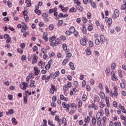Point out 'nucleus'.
<instances>
[{
  "label": "nucleus",
  "instance_id": "f257e3e1",
  "mask_svg": "<svg viewBox=\"0 0 126 126\" xmlns=\"http://www.w3.org/2000/svg\"><path fill=\"white\" fill-rule=\"evenodd\" d=\"M103 111L102 109L100 110V112H97V113L96 115V118L97 120V125L98 126H101V124L102 123V118H101V114L103 113Z\"/></svg>",
  "mask_w": 126,
  "mask_h": 126
},
{
  "label": "nucleus",
  "instance_id": "f03ea898",
  "mask_svg": "<svg viewBox=\"0 0 126 126\" xmlns=\"http://www.w3.org/2000/svg\"><path fill=\"white\" fill-rule=\"evenodd\" d=\"M20 88L22 90H26L28 86V83L25 82H22L20 85Z\"/></svg>",
  "mask_w": 126,
  "mask_h": 126
},
{
  "label": "nucleus",
  "instance_id": "7ed1b4c3",
  "mask_svg": "<svg viewBox=\"0 0 126 126\" xmlns=\"http://www.w3.org/2000/svg\"><path fill=\"white\" fill-rule=\"evenodd\" d=\"M50 86L51 88L49 90V92L51 94H54V93H55V91H57L58 89L56 88V86L54 85L53 84H51Z\"/></svg>",
  "mask_w": 126,
  "mask_h": 126
},
{
  "label": "nucleus",
  "instance_id": "20e7f679",
  "mask_svg": "<svg viewBox=\"0 0 126 126\" xmlns=\"http://www.w3.org/2000/svg\"><path fill=\"white\" fill-rule=\"evenodd\" d=\"M111 79L113 81H117L118 80V77L116 76V72L114 71H112L111 72Z\"/></svg>",
  "mask_w": 126,
  "mask_h": 126
},
{
  "label": "nucleus",
  "instance_id": "39448f33",
  "mask_svg": "<svg viewBox=\"0 0 126 126\" xmlns=\"http://www.w3.org/2000/svg\"><path fill=\"white\" fill-rule=\"evenodd\" d=\"M22 24H23V26L21 29V31L22 33H25V32H26V30L28 29V27L26 24L24 23V22H22Z\"/></svg>",
  "mask_w": 126,
  "mask_h": 126
},
{
  "label": "nucleus",
  "instance_id": "423d86ee",
  "mask_svg": "<svg viewBox=\"0 0 126 126\" xmlns=\"http://www.w3.org/2000/svg\"><path fill=\"white\" fill-rule=\"evenodd\" d=\"M120 16V12H119V10L116 9L114 10V13L112 15L113 19H116L117 17H119Z\"/></svg>",
  "mask_w": 126,
  "mask_h": 126
},
{
  "label": "nucleus",
  "instance_id": "0eeeda50",
  "mask_svg": "<svg viewBox=\"0 0 126 126\" xmlns=\"http://www.w3.org/2000/svg\"><path fill=\"white\" fill-rule=\"evenodd\" d=\"M51 77V75H48L44 74L41 76V79L42 80H45L46 82H49L50 81V78Z\"/></svg>",
  "mask_w": 126,
  "mask_h": 126
},
{
  "label": "nucleus",
  "instance_id": "6e6552de",
  "mask_svg": "<svg viewBox=\"0 0 126 126\" xmlns=\"http://www.w3.org/2000/svg\"><path fill=\"white\" fill-rule=\"evenodd\" d=\"M62 106L64 109H66V112H68L69 111V108H70V105H69V104H66L65 102H63Z\"/></svg>",
  "mask_w": 126,
  "mask_h": 126
},
{
  "label": "nucleus",
  "instance_id": "1a4fd4ad",
  "mask_svg": "<svg viewBox=\"0 0 126 126\" xmlns=\"http://www.w3.org/2000/svg\"><path fill=\"white\" fill-rule=\"evenodd\" d=\"M53 63V60H50L48 61V64L45 66V69L46 70H49L51 68V65Z\"/></svg>",
  "mask_w": 126,
  "mask_h": 126
},
{
  "label": "nucleus",
  "instance_id": "9d476101",
  "mask_svg": "<svg viewBox=\"0 0 126 126\" xmlns=\"http://www.w3.org/2000/svg\"><path fill=\"white\" fill-rule=\"evenodd\" d=\"M118 95L119 94L118 93L117 91H114L113 93V92L110 91L109 94V96H110V97H118Z\"/></svg>",
  "mask_w": 126,
  "mask_h": 126
},
{
  "label": "nucleus",
  "instance_id": "9b49d317",
  "mask_svg": "<svg viewBox=\"0 0 126 126\" xmlns=\"http://www.w3.org/2000/svg\"><path fill=\"white\" fill-rule=\"evenodd\" d=\"M33 71L34 75H39L40 74V69L37 66H35L33 68Z\"/></svg>",
  "mask_w": 126,
  "mask_h": 126
},
{
  "label": "nucleus",
  "instance_id": "f8f14e48",
  "mask_svg": "<svg viewBox=\"0 0 126 126\" xmlns=\"http://www.w3.org/2000/svg\"><path fill=\"white\" fill-rule=\"evenodd\" d=\"M59 7L61 8V10L63 12H66L67 10H68V7H63V6L62 4L59 5Z\"/></svg>",
  "mask_w": 126,
  "mask_h": 126
},
{
  "label": "nucleus",
  "instance_id": "ddd939ff",
  "mask_svg": "<svg viewBox=\"0 0 126 126\" xmlns=\"http://www.w3.org/2000/svg\"><path fill=\"white\" fill-rule=\"evenodd\" d=\"M105 21L107 23H108V25H111V24H112L113 22V20H112V18H108L107 17L105 18Z\"/></svg>",
  "mask_w": 126,
  "mask_h": 126
},
{
  "label": "nucleus",
  "instance_id": "4468645a",
  "mask_svg": "<svg viewBox=\"0 0 126 126\" xmlns=\"http://www.w3.org/2000/svg\"><path fill=\"white\" fill-rule=\"evenodd\" d=\"M42 39H43L45 42H48V33L47 32L43 33Z\"/></svg>",
  "mask_w": 126,
  "mask_h": 126
},
{
  "label": "nucleus",
  "instance_id": "2eb2a0df",
  "mask_svg": "<svg viewBox=\"0 0 126 126\" xmlns=\"http://www.w3.org/2000/svg\"><path fill=\"white\" fill-rule=\"evenodd\" d=\"M33 58L32 59V64H34V63H37V61L38 60V57L36 56L35 54H33Z\"/></svg>",
  "mask_w": 126,
  "mask_h": 126
},
{
  "label": "nucleus",
  "instance_id": "dca6fc26",
  "mask_svg": "<svg viewBox=\"0 0 126 126\" xmlns=\"http://www.w3.org/2000/svg\"><path fill=\"white\" fill-rule=\"evenodd\" d=\"M80 43L82 46H86V40L85 38L81 39Z\"/></svg>",
  "mask_w": 126,
  "mask_h": 126
},
{
  "label": "nucleus",
  "instance_id": "f3484780",
  "mask_svg": "<svg viewBox=\"0 0 126 126\" xmlns=\"http://www.w3.org/2000/svg\"><path fill=\"white\" fill-rule=\"evenodd\" d=\"M99 96H100V98L102 99V100H104V99L106 98V95H105V93L102 91H100L99 92Z\"/></svg>",
  "mask_w": 126,
  "mask_h": 126
},
{
  "label": "nucleus",
  "instance_id": "a211bd4d",
  "mask_svg": "<svg viewBox=\"0 0 126 126\" xmlns=\"http://www.w3.org/2000/svg\"><path fill=\"white\" fill-rule=\"evenodd\" d=\"M60 98L61 100H62V101H65V102H67V101L68 100V98L67 97H65L63 94H60Z\"/></svg>",
  "mask_w": 126,
  "mask_h": 126
},
{
  "label": "nucleus",
  "instance_id": "6ab92c4d",
  "mask_svg": "<svg viewBox=\"0 0 126 126\" xmlns=\"http://www.w3.org/2000/svg\"><path fill=\"white\" fill-rule=\"evenodd\" d=\"M126 9V0H124V4L121 7V10H125Z\"/></svg>",
  "mask_w": 126,
  "mask_h": 126
},
{
  "label": "nucleus",
  "instance_id": "aec40b11",
  "mask_svg": "<svg viewBox=\"0 0 126 126\" xmlns=\"http://www.w3.org/2000/svg\"><path fill=\"white\" fill-rule=\"evenodd\" d=\"M105 103L108 107H110V100H109V97L108 96H106L105 97Z\"/></svg>",
  "mask_w": 126,
  "mask_h": 126
},
{
  "label": "nucleus",
  "instance_id": "412c9836",
  "mask_svg": "<svg viewBox=\"0 0 126 126\" xmlns=\"http://www.w3.org/2000/svg\"><path fill=\"white\" fill-rule=\"evenodd\" d=\"M59 75H60V72L59 71H56L53 75V79H55V78L59 76Z\"/></svg>",
  "mask_w": 126,
  "mask_h": 126
},
{
  "label": "nucleus",
  "instance_id": "4be33fe9",
  "mask_svg": "<svg viewBox=\"0 0 126 126\" xmlns=\"http://www.w3.org/2000/svg\"><path fill=\"white\" fill-rule=\"evenodd\" d=\"M69 65L72 70H74L75 69V67H74V65L72 62H69Z\"/></svg>",
  "mask_w": 126,
  "mask_h": 126
},
{
  "label": "nucleus",
  "instance_id": "5701e85b",
  "mask_svg": "<svg viewBox=\"0 0 126 126\" xmlns=\"http://www.w3.org/2000/svg\"><path fill=\"white\" fill-rule=\"evenodd\" d=\"M94 102H99L100 101V98L97 95H95L94 97Z\"/></svg>",
  "mask_w": 126,
  "mask_h": 126
},
{
  "label": "nucleus",
  "instance_id": "b1692460",
  "mask_svg": "<svg viewBox=\"0 0 126 126\" xmlns=\"http://www.w3.org/2000/svg\"><path fill=\"white\" fill-rule=\"evenodd\" d=\"M77 10L76 8H74V7H72L71 8H70L69 10V12L70 13H72L73 12H76Z\"/></svg>",
  "mask_w": 126,
  "mask_h": 126
},
{
  "label": "nucleus",
  "instance_id": "393cba45",
  "mask_svg": "<svg viewBox=\"0 0 126 126\" xmlns=\"http://www.w3.org/2000/svg\"><path fill=\"white\" fill-rule=\"evenodd\" d=\"M75 30V28L73 26H71L69 29V32H70L71 34H72L74 32Z\"/></svg>",
  "mask_w": 126,
  "mask_h": 126
},
{
  "label": "nucleus",
  "instance_id": "a878e982",
  "mask_svg": "<svg viewBox=\"0 0 126 126\" xmlns=\"http://www.w3.org/2000/svg\"><path fill=\"white\" fill-rule=\"evenodd\" d=\"M82 32L83 34H85L86 35V34L87 33V29H86V27L84 26L83 27L82 29Z\"/></svg>",
  "mask_w": 126,
  "mask_h": 126
},
{
  "label": "nucleus",
  "instance_id": "bb28decb",
  "mask_svg": "<svg viewBox=\"0 0 126 126\" xmlns=\"http://www.w3.org/2000/svg\"><path fill=\"white\" fill-rule=\"evenodd\" d=\"M92 123L94 126H96V123H97V120H96V118L93 117L92 119Z\"/></svg>",
  "mask_w": 126,
  "mask_h": 126
},
{
  "label": "nucleus",
  "instance_id": "cd10ccee",
  "mask_svg": "<svg viewBox=\"0 0 126 126\" xmlns=\"http://www.w3.org/2000/svg\"><path fill=\"white\" fill-rule=\"evenodd\" d=\"M69 62V60L67 59H64L63 61L62 64L63 65H65Z\"/></svg>",
  "mask_w": 126,
  "mask_h": 126
},
{
  "label": "nucleus",
  "instance_id": "c85d7f7f",
  "mask_svg": "<svg viewBox=\"0 0 126 126\" xmlns=\"http://www.w3.org/2000/svg\"><path fill=\"white\" fill-rule=\"evenodd\" d=\"M105 72L106 75H110V74L111 73V70H110V68L107 67L105 70Z\"/></svg>",
  "mask_w": 126,
  "mask_h": 126
},
{
  "label": "nucleus",
  "instance_id": "c756f323",
  "mask_svg": "<svg viewBox=\"0 0 126 126\" xmlns=\"http://www.w3.org/2000/svg\"><path fill=\"white\" fill-rule=\"evenodd\" d=\"M73 33V35L75 37V38H78V37L79 36L78 32H77V31H76V30H75Z\"/></svg>",
  "mask_w": 126,
  "mask_h": 126
},
{
  "label": "nucleus",
  "instance_id": "7c9ffc66",
  "mask_svg": "<svg viewBox=\"0 0 126 126\" xmlns=\"http://www.w3.org/2000/svg\"><path fill=\"white\" fill-rule=\"evenodd\" d=\"M92 108L94 109L95 111H97V110H98V106H96L95 103H92Z\"/></svg>",
  "mask_w": 126,
  "mask_h": 126
},
{
  "label": "nucleus",
  "instance_id": "2f4dec72",
  "mask_svg": "<svg viewBox=\"0 0 126 126\" xmlns=\"http://www.w3.org/2000/svg\"><path fill=\"white\" fill-rule=\"evenodd\" d=\"M12 123L14 126H16L17 125V121H16L15 118H12Z\"/></svg>",
  "mask_w": 126,
  "mask_h": 126
},
{
  "label": "nucleus",
  "instance_id": "473e14b6",
  "mask_svg": "<svg viewBox=\"0 0 126 126\" xmlns=\"http://www.w3.org/2000/svg\"><path fill=\"white\" fill-rule=\"evenodd\" d=\"M91 119L89 116H87L86 118H85L84 122L86 124L87 123H89Z\"/></svg>",
  "mask_w": 126,
  "mask_h": 126
},
{
  "label": "nucleus",
  "instance_id": "72a5a7b5",
  "mask_svg": "<svg viewBox=\"0 0 126 126\" xmlns=\"http://www.w3.org/2000/svg\"><path fill=\"white\" fill-rule=\"evenodd\" d=\"M86 54L88 56L91 55V50H90V47H88L86 50Z\"/></svg>",
  "mask_w": 126,
  "mask_h": 126
},
{
  "label": "nucleus",
  "instance_id": "f704fd0d",
  "mask_svg": "<svg viewBox=\"0 0 126 126\" xmlns=\"http://www.w3.org/2000/svg\"><path fill=\"white\" fill-rule=\"evenodd\" d=\"M34 12L36 13V14H37V15H41L42 12L41 10L39 9H35L34 10Z\"/></svg>",
  "mask_w": 126,
  "mask_h": 126
},
{
  "label": "nucleus",
  "instance_id": "c9c22d12",
  "mask_svg": "<svg viewBox=\"0 0 126 126\" xmlns=\"http://www.w3.org/2000/svg\"><path fill=\"white\" fill-rule=\"evenodd\" d=\"M62 124H64V126H66L67 124H66V119L64 117L62 118Z\"/></svg>",
  "mask_w": 126,
  "mask_h": 126
},
{
  "label": "nucleus",
  "instance_id": "e433bc0d",
  "mask_svg": "<svg viewBox=\"0 0 126 126\" xmlns=\"http://www.w3.org/2000/svg\"><path fill=\"white\" fill-rule=\"evenodd\" d=\"M100 41H101V42H102V43H104V42H105V36H104L103 35H102V34L100 35Z\"/></svg>",
  "mask_w": 126,
  "mask_h": 126
},
{
  "label": "nucleus",
  "instance_id": "4c0bfd02",
  "mask_svg": "<svg viewBox=\"0 0 126 126\" xmlns=\"http://www.w3.org/2000/svg\"><path fill=\"white\" fill-rule=\"evenodd\" d=\"M35 84V81L33 80H31V83L30 84V87H35V86L34 85Z\"/></svg>",
  "mask_w": 126,
  "mask_h": 126
},
{
  "label": "nucleus",
  "instance_id": "58836bf2",
  "mask_svg": "<svg viewBox=\"0 0 126 126\" xmlns=\"http://www.w3.org/2000/svg\"><path fill=\"white\" fill-rule=\"evenodd\" d=\"M55 40H56V36L53 35L52 37H50L49 38V42H53L54 41H55Z\"/></svg>",
  "mask_w": 126,
  "mask_h": 126
},
{
  "label": "nucleus",
  "instance_id": "ea45409f",
  "mask_svg": "<svg viewBox=\"0 0 126 126\" xmlns=\"http://www.w3.org/2000/svg\"><path fill=\"white\" fill-rule=\"evenodd\" d=\"M91 6H92V7H93V8H96L97 7V6L96 5V3L94 1L91 2Z\"/></svg>",
  "mask_w": 126,
  "mask_h": 126
},
{
  "label": "nucleus",
  "instance_id": "a19ab883",
  "mask_svg": "<svg viewBox=\"0 0 126 126\" xmlns=\"http://www.w3.org/2000/svg\"><path fill=\"white\" fill-rule=\"evenodd\" d=\"M105 115L107 117H109L110 116V112H109V109H105Z\"/></svg>",
  "mask_w": 126,
  "mask_h": 126
},
{
  "label": "nucleus",
  "instance_id": "79ce46f5",
  "mask_svg": "<svg viewBox=\"0 0 126 126\" xmlns=\"http://www.w3.org/2000/svg\"><path fill=\"white\" fill-rule=\"evenodd\" d=\"M89 45L91 48H92L94 46V43H93V41L91 40L89 41Z\"/></svg>",
  "mask_w": 126,
  "mask_h": 126
},
{
  "label": "nucleus",
  "instance_id": "37998d69",
  "mask_svg": "<svg viewBox=\"0 0 126 126\" xmlns=\"http://www.w3.org/2000/svg\"><path fill=\"white\" fill-rule=\"evenodd\" d=\"M122 72H123V71H122V70L121 69L118 70V75H119V76L121 78L123 77Z\"/></svg>",
  "mask_w": 126,
  "mask_h": 126
},
{
  "label": "nucleus",
  "instance_id": "c03bdc74",
  "mask_svg": "<svg viewBox=\"0 0 126 126\" xmlns=\"http://www.w3.org/2000/svg\"><path fill=\"white\" fill-rule=\"evenodd\" d=\"M74 0V3L75 4H77V5H80L81 4V2L79 1V0Z\"/></svg>",
  "mask_w": 126,
  "mask_h": 126
},
{
  "label": "nucleus",
  "instance_id": "a18cd8bd",
  "mask_svg": "<svg viewBox=\"0 0 126 126\" xmlns=\"http://www.w3.org/2000/svg\"><path fill=\"white\" fill-rule=\"evenodd\" d=\"M55 11H57V8H54L52 9H50L49 11V13H53V12H55Z\"/></svg>",
  "mask_w": 126,
  "mask_h": 126
},
{
  "label": "nucleus",
  "instance_id": "49530a36",
  "mask_svg": "<svg viewBox=\"0 0 126 126\" xmlns=\"http://www.w3.org/2000/svg\"><path fill=\"white\" fill-rule=\"evenodd\" d=\"M98 88L100 90H104V87L103 86V84L101 83L98 84Z\"/></svg>",
  "mask_w": 126,
  "mask_h": 126
},
{
  "label": "nucleus",
  "instance_id": "de8ad7c7",
  "mask_svg": "<svg viewBox=\"0 0 126 126\" xmlns=\"http://www.w3.org/2000/svg\"><path fill=\"white\" fill-rule=\"evenodd\" d=\"M106 119H107V118L105 116H103L102 117V124L103 126H105V125H106Z\"/></svg>",
  "mask_w": 126,
  "mask_h": 126
},
{
  "label": "nucleus",
  "instance_id": "09e8293b",
  "mask_svg": "<svg viewBox=\"0 0 126 126\" xmlns=\"http://www.w3.org/2000/svg\"><path fill=\"white\" fill-rule=\"evenodd\" d=\"M24 18L26 21V22H28L29 21V16L28 15H25L24 16Z\"/></svg>",
  "mask_w": 126,
  "mask_h": 126
},
{
  "label": "nucleus",
  "instance_id": "8fccbe9b",
  "mask_svg": "<svg viewBox=\"0 0 126 126\" xmlns=\"http://www.w3.org/2000/svg\"><path fill=\"white\" fill-rule=\"evenodd\" d=\"M82 107V101L80 100L78 103V108L79 109Z\"/></svg>",
  "mask_w": 126,
  "mask_h": 126
},
{
  "label": "nucleus",
  "instance_id": "3c124183",
  "mask_svg": "<svg viewBox=\"0 0 126 126\" xmlns=\"http://www.w3.org/2000/svg\"><path fill=\"white\" fill-rule=\"evenodd\" d=\"M7 4L8 6V7H11L12 6V2L11 1L8 0L7 1Z\"/></svg>",
  "mask_w": 126,
  "mask_h": 126
},
{
  "label": "nucleus",
  "instance_id": "603ef678",
  "mask_svg": "<svg viewBox=\"0 0 126 126\" xmlns=\"http://www.w3.org/2000/svg\"><path fill=\"white\" fill-rule=\"evenodd\" d=\"M82 20L83 23H87V22H88L87 18H86V17H85L82 18Z\"/></svg>",
  "mask_w": 126,
  "mask_h": 126
},
{
  "label": "nucleus",
  "instance_id": "864d4df0",
  "mask_svg": "<svg viewBox=\"0 0 126 126\" xmlns=\"http://www.w3.org/2000/svg\"><path fill=\"white\" fill-rule=\"evenodd\" d=\"M105 91H106V93L110 94V92H111V91H110V90L109 89V87H108V86H105Z\"/></svg>",
  "mask_w": 126,
  "mask_h": 126
},
{
  "label": "nucleus",
  "instance_id": "5fc2aeb1",
  "mask_svg": "<svg viewBox=\"0 0 126 126\" xmlns=\"http://www.w3.org/2000/svg\"><path fill=\"white\" fill-rule=\"evenodd\" d=\"M71 56H72V54H71L70 53H68L66 54V58L67 59H70V58H71Z\"/></svg>",
  "mask_w": 126,
  "mask_h": 126
},
{
  "label": "nucleus",
  "instance_id": "6e6d98bb",
  "mask_svg": "<svg viewBox=\"0 0 126 126\" xmlns=\"http://www.w3.org/2000/svg\"><path fill=\"white\" fill-rule=\"evenodd\" d=\"M87 17L88 19H91V13L90 12H88L87 14Z\"/></svg>",
  "mask_w": 126,
  "mask_h": 126
},
{
  "label": "nucleus",
  "instance_id": "4d7b16f0",
  "mask_svg": "<svg viewBox=\"0 0 126 126\" xmlns=\"http://www.w3.org/2000/svg\"><path fill=\"white\" fill-rule=\"evenodd\" d=\"M87 99V95L86 94H83L82 96V100L84 101H86V99Z\"/></svg>",
  "mask_w": 126,
  "mask_h": 126
},
{
  "label": "nucleus",
  "instance_id": "13d9d810",
  "mask_svg": "<svg viewBox=\"0 0 126 126\" xmlns=\"http://www.w3.org/2000/svg\"><path fill=\"white\" fill-rule=\"evenodd\" d=\"M25 94L27 96H30L31 95V93H29V91L28 90L25 91Z\"/></svg>",
  "mask_w": 126,
  "mask_h": 126
},
{
  "label": "nucleus",
  "instance_id": "bf43d9fd",
  "mask_svg": "<svg viewBox=\"0 0 126 126\" xmlns=\"http://www.w3.org/2000/svg\"><path fill=\"white\" fill-rule=\"evenodd\" d=\"M49 28L50 29V30H54V28H55V27H54V25L53 24H50L49 26Z\"/></svg>",
  "mask_w": 126,
  "mask_h": 126
},
{
  "label": "nucleus",
  "instance_id": "052dcab7",
  "mask_svg": "<svg viewBox=\"0 0 126 126\" xmlns=\"http://www.w3.org/2000/svg\"><path fill=\"white\" fill-rule=\"evenodd\" d=\"M71 108L72 109L73 108H75L76 109V108H77V105H75V103H71Z\"/></svg>",
  "mask_w": 126,
  "mask_h": 126
},
{
  "label": "nucleus",
  "instance_id": "680f3d73",
  "mask_svg": "<svg viewBox=\"0 0 126 126\" xmlns=\"http://www.w3.org/2000/svg\"><path fill=\"white\" fill-rule=\"evenodd\" d=\"M93 30V26H89L88 27V31H92Z\"/></svg>",
  "mask_w": 126,
  "mask_h": 126
},
{
  "label": "nucleus",
  "instance_id": "e2e57ef3",
  "mask_svg": "<svg viewBox=\"0 0 126 126\" xmlns=\"http://www.w3.org/2000/svg\"><path fill=\"white\" fill-rule=\"evenodd\" d=\"M116 66H117L116 63H113L111 65L112 69H115V68H116Z\"/></svg>",
  "mask_w": 126,
  "mask_h": 126
},
{
  "label": "nucleus",
  "instance_id": "0e129e2a",
  "mask_svg": "<svg viewBox=\"0 0 126 126\" xmlns=\"http://www.w3.org/2000/svg\"><path fill=\"white\" fill-rule=\"evenodd\" d=\"M121 120H123V121H124V123L126 122V117H125L124 115H121L120 117Z\"/></svg>",
  "mask_w": 126,
  "mask_h": 126
},
{
  "label": "nucleus",
  "instance_id": "69168bd1",
  "mask_svg": "<svg viewBox=\"0 0 126 126\" xmlns=\"http://www.w3.org/2000/svg\"><path fill=\"white\" fill-rule=\"evenodd\" d=\"M27 100H28V98H27V96L24 97V104L27 103Z\"/></svg>",
  "mask_w": 126,
  "mask_h": 126
},
{
  "label": "nucleus",
  "instance_id": "338daca9",
  "mask_svg": "<svg viewBox=\"0 0 126 126\" xmlns=\"http://www.w3.org/2000/svg\"><path fill=\"white\" fill-rule=\"evenodd\" d=\"M47 123L49 126H52L53 125H54L53 121H51L50 120H48Z\"/></svg>",
  "mask_w": 126,
  "mask_h": 126
},
{
  "label": "nucleus",
  "instance_id": "774afa93",
  "mask_svg": "<svg viewBox=\"0 0 126 126\" xmlns=\"http://www.w3.org/2000/svg\"><path fill=\"white\" fill-rule=\"evenodd\" d=\"M94 43L95 45H99V44H100V40H99V39H96L95 40Z\"/></svg>",
  "mask_w": 126,
  "mask_h": 126
}]
</instances>
